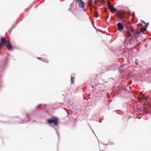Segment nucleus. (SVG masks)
<instances>
[{"instance_id":"obj_4","label":"nucleus","mask_w":151,"mask_h":151,"mask_svg":"<svg viewBox=\"0 0 151 151\" xmlns=\"http://www.w3.org/2000/svg\"><path fill=\"white\" fill-rule=\"evenodd\" d=\"M137 31L134 28H130L129 29L127 30V34L128 36H132L131 33H132L133 35Z\"/></svg>"},{"instance_id":"obj_22","label":"nucleus","mask_w":151,"mask_h":151,"mask_svg":"<svg viewBox=\"0 0 151 151\" xmlns=\"http://www.w3.org/2000/svg\"><path fill=\"white\" fill-rule=\"evenodd\" d=\"M142 92H141L140 94H142Z\"/></svg>"},{"instance_id":"obj_18","label":"nucleus","mask_w":151,"mask_h":151,"mask_svg":"<svg viewBox=\"0 0 151 151\" xmlns=\"http://www.w3.org/2000/svg\"><path fill=\"white\" fill-rule=\"evenodd\" d=\"M88 4L89 5H90L91 4V3L90 2L88 3Z\"/></svg>"},{"instance_id":"obj_19","label":"nucleus","mask_w":151,"mask_h":151,"mask_svg":"<svg viewBox=\"0 0 151 151\" xmlns=\"http://www.w3.org/2000/svg\"><path fill=\"white\" fill-rule=\"evenodd\" d=\"M142 22H143L144 24H145V22H144V21L142 20Z\"/></svg>"},{"instance_id":"obj_8","label":"nucleus","mask_w":151,"mask_h":151,"mask_svg":"<svg viewBox=\"0 0 151 151\" xmlns=\"http://www.w3.org/2000/svg\"><path fill=\"white\" fill-rule=\"evenodd\" d=\"M84 2L82 0H81L80 2H78V6L81 8H83L84 6Z\"/></svg>"},{"instance_id":"obj_9","label":"nucleus","mask_w":151,"mask_h":151,"mask_svg":"<svg viewBox=\"0 0 151 151\" xmlns=\"http://www.w3.org/2000/svg\"><path fill=\"white\" fill-rule=\"evenodd\" d=\"M118 17H119V18L121 19H124V17L123 15L120 14V13L119 14H118Z\"/></svg>"},{"instance_id":"obj_17","label":"nucleus","mask_w":151,"mask_h":151,"mask_svg":"<svg viewBox=\"0 0 151 151\" xmlns=\"http://www.w3.org/2000/svg\"><path fill=\"white\" fill-rule=\"evenodd\" d=\"M12 29H10V30H9V33H10V32H11V31H12Z\"/></svg>"},{"instance_id":"obj_10","label":"nucleus","mask_w":151,"mask_h":151,"mask_svg":"<svg viewBox=\"0 0 151 151\" xmlns=\"http://www.w3.org/2000/svg\"><path fill=\"white\" fill-rule=\"evenodd\" d=\"M143 97H141L140 98H139V99H141L142 100H146L147 99V98H146V97H144V94H143Z\"/></svg>"},{"instance_id":"obj_14","label":"nucleus","mask_w":151,"mask_h":151,"mask_svg":"<svg viewBox=\"0 0 151 151\" xmlns=\"http://www.w3.org/2000/svg\"><path fill=\"white\" fill-rule=\"evenodd\" d=\"M45 62H46V63H48V62H49V60H46L45 61Z\"/></svg>"},{"instance_id":"obj_13","label":"nucleus","mask_w":151,"mask_h":151,"mask_svg":"<svg viewBox=\"0 0 151 151\" xmlns=\"http://www.w3.org/2000/svg\"><path fill=\"white\" fill-rule=\"evenodd\" d=\"M149 24V23H147L145 25V27L146 28L148 27V25Z\"/></svg>"},{"instance_id":"obj_12","label":"nucleus","mask_w":151,"mask_h":151,"mask_svg":"<svg viewBox=\"0 0 151 151\" xmlns=\"http://www.w3.org/2000/svg\"><path fill=\"white\" fill-rule=\"evenodd\" d=\"M75 78L74 77H71V81L72 83H74Z\"/></svg>"},{"instance_id":"obj_16","label":"nucleus","mask_w":151,"mask_h":151,"mask_svg":"<svg viewBox=\"0 0 151 151\" xmlns=\"http://www.w3.org/2000/svg\"><path fill=\"white\" fill-rule=\"evenodd\" d=\"M37 58L38 59H39V60H42V58H38V57H37Z\"/></svg>"},{"instance_id":"obj_5","label":"nucleus","mask_w":151,"mask_h":151,"mask_svg":"<svg viewBox=\"0 0 151 151\" xmlns=\"http://www.w3.org/2000/svg\"><path fill=\"white\" fill-rule=\"evenodd\" d=\"M107 5L112 13H113L116 11V9L114 8L112 5H110L109 2H108Z\"/></svg>"},{"instance_id":"obj_1","label":"nucleus","mask_w":151,"mask_h":151,"mask_svg":"<svg viewBox=\"0 0 151 151\" xmlns=\"http://www.w3.org/2000/svg\"><path fill=\"white\" fill-rule=\"evenodd\" d=\"M1 43H0V48H2L6 44V47L9 50H11L13 48L12 45L10 43L9 41L7 40L4 37H2L1 39Z\"/></svg>"},{"instance_id":"obj_6","label":"nucleus","mask_w":151,"mask_h":151,"mask_svg":"<svg viewBox=\"0 0 151 151\" xmlns=\"http://www.w3.org/2000/svg\"><path fill=\"white\" fill-rule=\"evenodd\" d=\"M133 35L134 36L135 38L137 39L140 36L141 32L137 31L136 32H135V33L133 34Z\"/></svg>"},{"instance_id":"obj_2","label":"nucleus","mask_w":151,"mask_h":151,"mask_svg":"<svg viewBox=\"0 0 151 151\" xmlns=\"http://www.w3.org/2000/svg\"><path fill=\"white\" fill-rule=\"evenodd\" d=\"M46 121L47 123L49 124L53 123L54 125L57 126L58 124V120L55 117H52V119H47Z\"/></svg>"},{"instance_id":"obj_20","label":"nucleus","mask_w":151,"mask_h":151,"mask_svg":"<svg viewBox=\"0 0 151 151\" xmlns=\"http://www.w3.org/2000/svg\"><path fill=\"white\" fill-rule=\"evenodd\" d=\"M40 105H39L37 106V108H39L40 106Z\"/></svg>"},{"instance_id":"obj_15","label":"nucleus","mask_w":151,"mask_h":151,"mask_svg":"<svg viewBox=\"0 0 151 151\" xmlns=\"http://www.w3.org/2000/svg\"><path fill=\"white\" fill-rule=\"evenodd\" d=\"M26 116H27V117L28 118H29V114H26Z\"/></svg>"},{"instance_id":"obj_21","label":"nucleus","mask_w":151,"mask_h":151,"mask_svg":"<svg viewBox=\"0 0 151 151\" xmlns=\"http://www.w3.org/2000/svg\"><path fill=\"white\" fill-rule=\"evenodd\" d=\"M95 17H97V16L96 15V16H95Z\"/></svg>"},{"instance_id":"obj_7","label":"nucleus","mask_w":151,"mask_h":151,"mask_svg":"<svg viewBox=\"0 0 151 151\" xmlns=\"http://www.w3.org/2000/svg\"><path fill=\"white\" fill-rule=\"evenodd\" d=\"M118 27L119 30H121L124 28V27L121 23H119L118 24Z\"/></svg>"},{"instance_id":"obj_3","label":"nucleus","mask_w":151,"mask_h":151,"mask_svg":"<svg viewBox=\"0 0 151 151\" xmlns=\"http://www.w3.org/2000/svg\"><path fill=\"white\" fill-rule=\"evenodd\" d=\"M137 31L134 28H130L129 29L127 30V34L128 36H132L131 33H132L133 35Z\"/></svg>"},{"instance_id":"obj_11","label":"nucleus","mask_w":151,"mask_h":151,"mask_svg":"<svg viewBox=\"0 0 151 151\" xmlns=\"http://www.w3.org/2000/svg\"><path fill=\"white\" fill-rule=\"evenodd\" d=\"M146 29V28L145 27H142L140 29V31L141 32H143Z\"/></svg>"}]
</instances>
